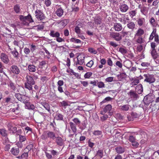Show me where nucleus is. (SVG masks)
Segmentation results:
<instances>
[{"mask_svg": "<svg viewBox=\"0 0 159 159\" xmlns=\"http://www.w3.org/2000/svg\"><path fill=\"white\" fill-rule=\"evenodd\" d=\"M137 87L140 88L138 91V93L136 92L133 90H130L127 93L128 94L129 96V98L133 101H135L137 100L139 98V94H141L143 91L142 86L141 84H139Z\"/></svg>", "mask_w": 159, "mask_h": 159, "instance_id": "1", "label": "nucleus"}, {"mask_svg": "<svg viewBox=\"0 0 159 159\" xmlns=\"http://www.w3.org/2000/svg\"><path fill=\"white\" fill-rule=\"evenodd\" d=\"M26 81L25 83V87L29 91L33 89L32 86L35 83L33 78L31 76L27 75L26 77Z\"/></svg>", "mask_w": 159, "mask_h": 159, "instance_id": "2", "label": "nucleus"}, {"mask_svg": "<svg viewBox=\"0 0 159 159\" xmlns=\"http://www.w3.org/2000/svg\"><path fill=\"white\" fill-rule=\"evenodd\" d=\"M19 18L23 24L25 25H28L29 23L34 22V20L30 14H29L26 16L20 15L19 16Z\"/></svg>", "mask_w": 159, "mask_h": 159, "instance_id": "3", "label": "nucleus"}, {"mask_svg": "<svg viewBox=\"0 0 159 159\" xmlns=\"http://www.w3.org/2000/svg\"><path fill=\"white\" fill-rule=\"evenodd\" d=\"M73 122H70L69 123L70 127L73 132L74 133H76L77 131L76 126H80L81 125V121L80 120L77 118H74L72 120Z\"/></svg>", "mask_w": 159, "mask_h": 159, "instance_id": "4", "label": "nucleus"}, {"mask_svg": "<svg viewBox=\"0 0 159 159\" xmlns=\"http://www.w3.org/2000/svg\"><path fill=\"white\" fill-rule=\"evenodd\" d=\"M41 139L43 140H46L48 138L54 140L56 138L55 133L52 131L48 130L44 132L42 135Z\"/></svg>", "mask_w": 159, "mask_h": 159, "instance_id": "5", "label": "nucleus"}, {"mask_svg": "<svg viewBox=\"0 0 159 159\" xmlns=\"http://www.w3.org/2000/svg\"><path fill=\"white\" fill-rule=\"evenodd\" d=\"M154 95L152 93H149L144 97L143 101L145 104L148 106L150 103L154 102Z\"/></svg>", "mask_w": 159, "mask_h": 159, "instance_id": "6", "label": "nucleus"}, {"mask_svg": "<svg viewBox=\"0 0 159 159\" xmlns=\"http://www.w3.org/2000/svg\"><path fill=\"white\" fill-rule=\"evenodd\" d=\"M110 37L117 41H119L122 39V36L120 33L115 32H110Z\"/></svg>", "mask_w": 159, "mask_h": 159, "instance_id": "7", "label": "nucleus"}, {"mask_svg": "<svg viewBox=\"0 0 159 159\" xmlns=\"http://www.w3.org/2000/svg\"><path fill=\"white\" fill-rule=\"evenodd\" d=\"M144 76L145 78L144 81L147 82L149 84L154 82L155 80L153 75L147 74L144 75Z\"/></svg>", "mask_w": 159, "mask_h": 159, "instance_id": "8", "label": "nucleus"}, {"mask_svg": "<svg viewBox=\"0 0 159 159\" xmlns=\"http://www.w3.org/2000/svg\"><path fill=\"white\" fill-rule=\"evenodd\" d=\"M35 14L36 17L39 20H42L45 17L43 13L40 10L37 9L35 11Z\"/></svg>", "mask_w": 159, "mask_h": 159, "instance_id": "9", "label": "nucleus"}, {"mask_svg": "<svg viewBox=\"0 0 159 159\" xmlns=\"http://www.w3.org/2000/svg\"><path fill=\"white\" fill-rule=\"evenodd\" d=\"M0 58L2 61L6 64H7L9 61L7 55L4 53H1L0 55Z\"/></svg>", "mask_w": 159, "mask_h": 159, "instance_id": "10", "label": "nucleus"}, {"mask_svg": "<svg viewBox=\"0 0 159 159\" xmlns=\"http://www.w3.org/2000/svg\"><path fill=\"white\" fill-rule=\"evenodd\" d=\"M120 10L122 12H126L129 9L128 6L125 4H120L119 6Z\"/></svg>", "mask_w": 159, "mask_h": 159, "instance_id": "11", "label": "nucleus"}, {"mask_svg": "<svg viewBox=\"0 0 159 159\" xmlns=\"http://www.w3.org/2000/svg\"><path fill=\"white\" fill-rule=\"evenodd\" d=\"M55 14L59 17H61L63 15L64 11L60 6H58V7H57Z\"/></svg>", "mask_w": 159, "mask_h": 159, "instance_id": "12", "label": "nucleus"}, {"mask_svg": "<svg viewBox=\"0 0 159 159\" xmlns=\"http://www.w3.org/2000/svg\"><path fill=\"white\" fill-rule=\"evenodd\" d=\"M55 142L59 146H62L64 144L63 140L60 137H56Z\"/></svg>", "mask_w": 159, "mask_h": 159, "instance_id": "13", "label": "nucleus"}, {"mask_svg": "<svg viewBox=\"0 0 159 159\" xmlns=\"http://www.w3.org/2000/svg\"><path fill=\"white\" fill-rule=\"evenodd\" d=\"M113 27L115 30L116 31H121L123 28L121 24L118 23H116L114 24Z\"/></svg>", "mask_w": 159, "mask_h": 159, "instance_id": "14", "label": "nucleus"}, {"mask_svg": "<svg viewBox=\"0 0 159 159\" xmlns=\"http://www.w3.org/2000/svg\"><path fill=\"white\" fill-rule=\"evenodd\" d=\"M11 70L12 72L15 74H18L20 73V70L16 66L13 65L11 66Z\"/></svg>", "mask_w": 159, "mask_h": 159, "instance_id": "15", "label": "nucleus"}, {"mask_svg": "<svg viewBox=\"0 0 159 159\" xmlns=\"http://www.w3.org/2000/svg\"><path fill=\"white\" fill-rule=\"evenodd\" d=\"M127 25V27L129 29L133 31L136 27V25L132 21H128Z\"/></svg>", "mask_w": 159, "mask_h": 159, "instance_id": "16", "label": "nucleus"}, {"mask_svg": "<svg viewBox=\"0 0 159 159\" xmlns=\"http://www.w3.org/2000/svg\"><path fill=\"white\" fill-rule=\"evenodd\" d=\"M49 35L51 37L53 38H56L60 37V34L59 32L53 30H51L50 31Z\"/></svg>", "mask_w": 159, "mask_h": 159, "instance_id": "17", "label": "nucleus"}, {"mask_svg": "<svg viewBox=\"0 0 159 159\" xmlns=\"http://www.w3.org/2000/svg\"><path fill=\"white\" fill-rule=\"evenodd\" d=\"M30 100V98L27 96L22 95L20 101L25 104L28 103V102Z\"/></svg>", "mask_w": 159, "mask_h": 159, "instance_id": "18", "label": "nucleus"}, {"mask_svg": "<svg viewBox=\"0 0 159 159\" xmlns=\"http://www.w3.org/2000/svg\"><path fill=\"white\" fill-rule=\"evenodd\" d=\"M112 108V106L111 105L108 104L104 108L102 111L101 112V114L104 115L108 111H110Z\"/></svg>", "mask_w": 159, "mask_h": 159, "instance_id": "19", "label": "nucleus"}, {"mask_svg": "<svg viewBox=\"0 0 159 159\" xmlns=\"http://www.w3.org/2000/svg\"><path fill=\"white\" fill-rule=\"evenodd\" d=\"M8 130L11 133L12 132L13 134H15V132H16V131L17 129L16 127L12 126L9 124L8 125Z\"/></svg>", "mask_w": 159, "mask_h": 159, "instance_id": "20", "label": "nucleus"}, {"mask_svg": "<svg viewBox=\"0 0 159 159\" xmlns=\"http://www.w3.org/2000/svg\"><path fill=\"white\" fill-rule=\"evenodd\" d=\"M116 151L118 154L124 153L125 151V148L120 146H118L115 148Z\"/></svg>", "mask_w": 159, "mask_h": 159, "instance_id": "21", "label": "nucleus"}, {"mask_svg": "<svg viewBox=\"0 0 159 159\" xmlns=\"http://www.w3.org/2000/svg\"><path fill=\"white\" fill-rule=\"evenodd\" d=\"M150 108L154 111L158 110L159 109V104H155V102H153L150 105Z\"/></svg>", "mask_w": 159, "mask_h": 159, "instance_id": "22", "label": "nucleus"}, {"mask_svg": "<svg viewBox=\"0 0 159 159\" xmlns=\"http://www.w3.org/2000/svg\"><path fill=\"white\" fill-rule=\"evenodd\" d=\"M28 69L29 72H34L36 70V67L33 65H29L28 66Z\"/></svg>", "mask_w": 159, "mask_h": 159, "instance_id": "23", "label": "nucleus"}, {"mask_svg": "<svg viewBox=\"0 0 159 159\" xmlns=\"http://www.w3.org/2000/svg\"><path fill=\"white\" fill-rule=\"evenodd\" d=\"M151 54L152 57L154 59H156L158 57V54L156 49H151Z\"/></svg>", "mask_w": 159, "mask_h": 159, "instance_id": "24", "label": "nucleus"}, {"mask_svg": "<svg viewBox=\"0 0 159 159\" xmlns=\"http://www.w3.org/2000/svg\"><path fill=\"white\" fill-rule=\"evenodd\" d=\"M11 153L13 155L16 156L18 155L19 152V150L18 148H11Z\"/></svg>", "mask_w": 159, "mask_h": 159, "instance_id": "25", "label": "nucleus"}, {"mask_svg": "<svg viewBox=\"0 0 159 159\" xmlns=\"http://www.w3.org/2000/svg\"><path fill=\"white\" fill-rule=\"evenodd\" d=\"M8 85L11 88V89L13 91H15L16 89V87L15 86V84L13 83L11 81H10L7 83Z\"/></svg>", "mask_w": 159, "mask_h": 159, "instance_id": "26", "label": "nucleus"}, {"mask_svg": "<svg viewBox=\"0 0 159 159\" xmlns=\"http://www.w3.org/2000/svg\"><path fill=\"white\" fill-rule=\"evenodd\" d=\"M144 31L141 28H139L135 34V36H139L140 37L144 34Z\"/></svg>", "mask_w": 159, "mask_h": 159, "instance_id": "27", "label": "nucleus"}, {"mask_svg": "<svg viewBox=\"0 0 159 159\" xmlns=\"http://www.w3.org/2000/svg\"><path fill=\"white\" fill-rule=\"evenodd\" d=\"M60 107H62L66 108L67 106H69L68 101H63L60 102Z\"/></svg>", "mask_w": 159, "mask_h": 159, "instance_id": "28", "label": "nucleus"}, {"mask_svg": "<svg viewBox=\"0 0 159 159\" xmlns=\"http://www.w3.org/2000/svg\"><path fill=\"white\" fill-rule=\"evenodd\" d=\"M20 7L19 4H16L14 6L13 8L14 11L17 14L19 13L20 11Z\"/></svg>", "mask_w": 159, "mask_h": 159, "instance_id": "29", "label": "nucleus"}, {"mask_svg": "<svg viewBox=\"0 0 159 159\" xmlns=\"http://www.w3.org/2000/svg\"><path fill=\"white\" fill-rule=\"evenodd\" d=\"M0 134L3 137H6L7 135V130L4 129H0Z\"/></svg>", "mask_w": 159, "mask_h": 159, "instance_id": "30", "label": "nucleus"}, {"mask_svg": "<svg viewBox=\"0 0 159 159\" xmlns=\"http://www.w3.org/2000/svg\"><path fill=\"white\" fill-rule=\"evenodd\" d=\"M81 125L79 126V128L81 130H83L86 128L87 122L84 121L82 123L81 122Z\"/></svg>", "mask_w": 159, "mask_h": 159, "instance_id": "31", "label": "nucleus"}, {"mask_svg": "<svg viewBox=\"0 0 159 159\" xmlns=\"http://www.w3.org/2000/svg\"><path fill=\"white\" fill-rule=\"evenodd\" d=\"M41 104L46 110H48V111H50V107L48 103L43 102H42Z\"/></svg>", "mask_w": 159, "mask_h": 159, "instance_id": "32", "label": "nucleus"}, {"mask_svg": "<svg viewBox=\"0 0 159 159\" xmlns=\"http://www.w3.org/2000/svg\"><path fill=\"white\" fill-rule=\"evenodd\" d=\"M156 34V29H154L153 30V31L151 34L150 37L149 38V39L150 40H152L154 37H155V35Z\"/></svg>", "mask_w": 159, "mask_h": 159, "instance_id": "33", "label": "nucleus"}, {"mask_svg": "<svg viewBox=\"0 0 159 159\" xmlns=\"http://www.w3.org/2000/svg\"><path fill=\"white\" fill-rule=\"evenodd\" d=\"M56 119L57 120H63V116L60 113H57L55 116Z\"/></svg>", "mask_w": 159, "mask_h": 159, "instance_id": "34", "label": "nucleus"}, {"mask_svg": "<svg viewBox=\"0 0 159 159\" xmlns=\"http://www.w3.org/2000/svg\"><path fill=\"white\" fill-rule=\"evenodd\" d=\"M137 13L136 10H132L129 12V14L131 18H133V17L135 16Z\"/></svg>", "mask_w": 159, "mask_h": 159, "instance_id": "35", "label": "nucleus"}, {"mask_svg": "<svg viewBox=\"0 0 159 159\" xmlns=\"http://www.w3.org/2000/svg\"><path fill=\"white\" fill-rule=\"evenodd\" d=\"M138 23L140 26H141L145 22V19L144 18H140L137 20Z\"/></svg>", "mask_w": 159, "mask_h": 159, "instance_id": "36", "label": "nucleus"}, {"mask_svg": "<svg viewBox=\"0 0 159 159\" xmlns=\"http://www.w3.org/2000/svg\"><path fill=\"white\" fill-rule=\"evenodd\" d=\"M96 156H98L101 158L103 156V150L101 149L98 150L97 152Z\"/></svg>", "mask_w": 159, "mask_h": 159, "instance_id": "37", "label": "nucleus"}, {"mask_svg": "<svg viewBox=\"0 0 159 159\" xmlns=\"http://www.w3.org/2000/svg\"><path fill=\"white\" fill-rule=\"evenodd\" d=\"M121 107V109L123 111H127L129 109V106L128 105H125Z\"/></svg>", "mask_w": 159, "mask_h": 159, "instance_id": "38", "label": "nucleus"}, {"mask_svg": "<svg viewBox=\"0 0 159 159\" xmlns=\"http://www.w3.org/2000/svg\"><path fill=\"white\" fill-rule=\"evenodd\" d=\"M14 50L11 52V53L13 55L15 58H17L19 55V53L15 48Z\"/></svg>", "mask_w": 159, "mask_h": 159, "instance_id": "39", "label": "nucleus"}, {"mask_svg": "<svg viewBox=\"0 0 159 159\" xmlns=\"http://www.w3.org/2000/svg\"><path fill=\"white\" fill-rule=\"evenodd\" d=\"M83 58H82L81 57H80L79 56H78L77 58V60L80 63V65H82L84 62V59L85 57H83Z\"/></svg>", "mask_w": 159, "mask_h": 159, "instance_id": "40", "label": "nucleus"}, {"mask_svg": "<svg viewBox=\"0 0 159 159\" xmlns=\"http://www.w3.org/2000/svg\"><path fill=\"white\" fill-rule=\"evenodd\" d=\"M97 85L98 87L100 88H104L105 87V85L104 84L103 82L102 81H98Z\"/></svg>", "mask_w": 159, "mask_h": 159, "instance_id": "41", "label": "nucleus"}, {"mask_svg": "<svg viewBox=\"0 0 159 159\" xmlns=\"http://www.w3.org/2000/svg\"><path fill=\"white\" fill-rule=\"evenodd\" d=\"M70 42L75 43H80L81 42V41L80 39H76L73 38L70 39Z\"/></svg>", "mask_w": 159, "mask_h": 159, "instance_id": "42", "label": "nucleus"}, {"mask_svg": "<svg viewBox=\"0 0 159 159\" xmlns=\"http://www.w3.org/2000/svg\"><path fill=\"white\" fill-rule=\"evenodd\" d=\"M132 81H133L131 83V84L133 85H137L139 82V80L137 78H134L132 80Z\"/></svg>", "mask_w": 159, "mask_h": 159, "instance_id": "43", "label": "nucleus"}, {"mask_svg": "<svg viewBox=\"0 0 159 159\" xmlns=\"http://www.w3.org/2000/svg\"><path fill=\"white\" fill-rule=\"evenodd\" d=\"M95 22L97 25H100L102 23V19L101 18L98 17L95 20Z\"/></svg>", "mask_w": 159, "mask_h": 159, "instance_id": "44", "label": "nucleus"}, {"mask_svg": "<svg viewBox=\"0 0 159 159\" xmlns=\"http://www.w3.org/2000/svg\"><path fill=\"white\" fill-rule=\"evenodd\" d=\"M141 12L144 15H145L147 12V9L146 7H143L141 8Z\"/></svg>", "mask_w": 159, "mask_h": 159, "instance_id": "45", "label": "nucleus"}, {"mask_svg": "<svg viewBox=\"0 0 159 159\" xmlns=\"http://www.w3.org/2000/svg\"><path fill=\"white\" fill-rule=\"evenodd\" d=\"M26 106L28 107V108L29 109L33 110L35 108L34 106V105H30L29 102H28V103H27L26 104Z\"/></svg>", "mask_w": 159, "mask_h": 159, "instance_id": "46", "label": "nucleus"}, {"mask_svg": "<svg viewBox=\"0 0 159 159\" xmlns=\"http://www.w3.org/2000/svg\"><path fill=\"white\" fill-rule=\"evenodd\" d=\"M92 72H87L84 74V77L85 78L88 79L92 76Z\"/></svg>", "mask_w": 159, "mask_h": 159, "instance_id": "47", "label": "nucleus"}, {"mask_svg": "<svg viewBox=\"0 0 159 159\" xmlns=\"http://www.w3.org/2000/svg\"><path fill=\"white\" fill-rule=\"evenodd\" d=\"M44 3L46 7L50 6L51 4V0H44Z\"/></svg>", "mask_w": 159, "mask_h": 159, "instance_id": "48", "label": "nucleus"}, {"mask_svg": "<svg viewBox=\"0 0 159 159\" xmlns=\"http://www.w3.org/2000/svg\"><path fill=\"white\" fill-rule=\"evenodd\" d=\"M119 51V52H120L122 54L126 53L127 52V50L126 49L122 48H120Z\"/></svg>", "mask_w": 159, "mask_h": 159, "instance_id": "49", "label": "nucleus"}, {"mask_svg": "<svg viewBox=\"0 0 159 159\" xmlns=\"http://www.w3.org/2000/svg\"><path fill=\"white\" fill-rule=\"evenodd\" d=\"M120 33L122 38V37H124L125 36L128 35L129 34V32L122 30Z\"/></svg>", "mask_w": 159, "mask_h": 159, "instance_id": "50", "label": "nucleus"}, {"mask_svg": "<svg viewBox=\"0 0 159 159\" xmlns=\"http://www.w3.org/2000/svg\"><path fill=\"white\" fill-rule=\"evenodd\" d=\"M13 106H16V107L13 108L12 110V111L15 112L16 110H18L19 105L17 103H15L13 104Z\"/></svg>", "mask_w": 159, "mask_h": 159, "instance_id": "51", "label": "nucleus"}, {"mask_svg": "<svg viewBox=\"0 0 159 159\" xmlns=\"http://www.w3.org/2000/svg\"><path fill=\"white\" fill-rule=\"evenodd\" d=\"M19 139L20 142H22L26 140V138L25 136L20 135Z\"/></svg>", "mask_w": 159, "mask_h": 159, "instance_id": "52", "label": "nucleus"}, {"mask_svg": "<svg viewBox=\"0 0 159 159\" xmlns=\"http://www.w3.org/2000/svg\"><path fill=\"white\" fill-rule=\"evenodd\" d=\"M102 117H101V120L103 121L104 120H106L108 117V116L107 115H104Z\"/></svg>", "mask_w": 159, "mask_h": 159, "instance_id": "53", "label": "nucleus"}, {"mask_svg": "<svg viewBox=\"0 0 159 159\" xmlns=\"http://www.w3.org/2000/svg\"><path fill=\"white\" fill-rule=\"evenodd\" d=\"M93 64V60H91L86 64V66L89 67H91Z\"/></svg>", "mask_w": 159, "mask_h": 159, "instance_id": "54", "label": "nucleus"}, {"mask_svg": "<svg viewBox=\"0 0 159 159\" xmlns=\"http://www.w3.org/2000/svg\"><path fill=\"white\" fill-rule=\"evenodd\" d=\"M72 11L76 12L79 10V8L78 7L75 6L74 5L72 6Z\"/></svg>", "mask_w": 159, "mask_h": 159, "instance_id": "55", "label": "nucleus"}, {"mask_svg": "<svg viewBox=\"0 0 159 159\" xmlns=\"http://www.w3.org/2000/svg\"><path fill=\"white\" fill-rule=\"evenodd\" d=\"M114 78L112 77H110L107 78L105 79V81L107 82H111L113 80Z\"/></svg>", "mask_w": 159, "mask_h": 159, "instance_id": "56", "label": "nucleus"}, {"mask_svg": "<svg viewBox=\"0 0 159 159\" xmlns=\"http://www.w3.org/2000/svg\"><path fill=\"white\" fill-rule=\"evenodd\" d=\"M128 140L130 142L132 143L135 140V139L134 137L132 135H131L129 137Z\"/></svg>", "mask_w": 159, "mask_h": 159, "instance_id": "57", "label": "nucleus"}, {"mask_svg": "<svg viewBox=\"0 0 159 159\" xmlns=\"http://www.w3.org/2000/svg\"><path fill=\"white\" fill-rule=\"evenodd\" d=\"M22 95L19 93H16L15 94V97L18 100L20 101Z\"/></svg>", "mask_w": 159, "mask_h": 159, "instance_id": "58", "label": "nucleus"}, {"mask_svg": "<svg viewBox=\"0 0 159 159\" xmlns=\"http://www.w3.org/2000/svg\"><path fill=\"white\" fill-rule=\"evenodd\" d=\"M141 65L143 66L147 67L150 66V64L148 62H144L141 63Z\"/></svg>", "mask_w": 159, "mask_h": 159, "instance_id": "59", "label": "nucleus"}, {"mask_svg": "<svg viewBox=\"0 0 159 159\" xmlns=\"http://www.w3.org/2000/svg\"><path fill=\"white\" fill-rule=\"evenodd\" d=\"M88 51L89 52L96 54L97 53V51L92 48H89L88 49Z\"/></svg>", "mask_w": 159, "mask_h": 159, "instance_id": "60", "label": "nucleus"}, {"mask_svg": "<svg viewBox=\"0 0 159 159\" xmlns=\"http://www.w3.org/2000/svg\"><path fill=\"white\" fill-rule=\"evenodd\" d=\"M46 64V61H42L40 62L39 64V67L42 68L43 66L45 65Z\"/></svg>", "mask_w": 159, "mask_h": 159, "instance_id": "61", "label": "nucleus"}, {"mask_svg": "<svg viewBox=\"0 0 159 159\" xmlns=\"http://www.w3.org/2000/svg\"><path fill=\"white\" fill-rule=\"evenodd\" d=\"M75 32L77 34H79L80 33V28L78 26H76L75 29Z\"/></svg>", "mask_w": 159, "mask_h": 159, "instance_id": "62", "label": "nucleus"}, {"mask_svg": "<svg viewBox=\"0 0 159 159\" xmlns=\"http://www.w3.org/2000/svg\"><path fill=\"white\" fill-rule=\"evenodd\" d=\"M116 65L120 68H121L122 66V63L120 61H117L116 63Z\"/></svg>", "mask_w": 159, "mask_h": 159, "instance_id": "63", "label": "nucleus"}, {"mask_svg": "<svg viewBox=\"0 0 159 159\" xmlns=\"http://www.w3.org/2000/svg\"><path fill=\"white\" fill-rule=\"evenodd\" d=\"M80 82L81 84H82L84 87H87L88 85V82L87 81H81Z\"/></svg>", "mask_w": 159, "mask_h": 159, "instance_id": "64", "label": "nucleus"}]
</instances>
